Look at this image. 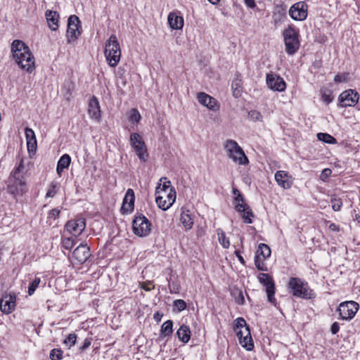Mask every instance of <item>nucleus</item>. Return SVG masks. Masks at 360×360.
<instances>
[{
    "label": "nucleus",
    "instance_id": "nucleus-5",
    "mask_svg": "<svg viewBox=\"0 0 360 360\" xmlns=\"http://www.w3.org/2000/svg\"><path fill=\"white\" fill-rule=\"evenodd\" d=\"M105 56L110 67L117 65L121 56V49L117 37L112 34L105 42Z\"/></svg>",
    "mask_w": 360,
    "mask_h": 360
},
{
    "label": "nucleus",
    "instance_id": "nucleus-25",
    "mask_svg": "<svg viewBox=\"0 0 360 360\" xmlns=\"http://www.w3.org/2000/svg\"><path fill=\"white\" fill-rule=\"evenodd\" d=\"M88 113L92 119L98 120L101 117L99 102L95 96H93L89 102Z\"/></svg>",
    "mask_w": 360,
    "mask_h": 360
},
{
    "label": "nucleus",
    "instance_id": "nucleus-18",
    "mask_svg": "<svg viewBox=\"0 0 360 360\" xmlns=\"http://www.w3.org/2000/svg\"><path fill=\"white\" fill-rule=\"evenodd\" d=\"M85 226V220L83 218L71 219L65 225L67 231L75 237L79 236L84 230Z\"/></svg>",
    "mask_w": 360,
    "mask_h": 360
},
{
    "label": "nucleus",
    "instance_id": "nucleus-14",
    "mask_svg": "<svg viewBox=\"0 0 360 360\" xmlns=\"http://www.w3.org/2000/svg\"><path fill=\"white\" fill-rule=\"evenodd\" d=\"M258 280L262 285L266 287L268 301L275 304V285L272 277L270 276L268 274L260 273L258 275Z\"/></svg>",
    "mask_w": 360,
    "mask_h": 360
},
{
    "label": "nucleus",
    "instance_id": "nucleus-56",
    "mask_svg": "<svg viewBox=\"0 0 360 360\" xmlns=\"http://www.w3.org/2000/svg\"><path fill=\"white\" fill-rule=\"evenodd\" d=\"M235 255L238 257V259L240 261V262L242 264H245V259H243V257L240 255V250H236L235 251Z\"/></svg>",
    "mask_w": 360,
    "mask_h": 360
},
{
    "label": "nucleus",
    "instance_id": "nucleus-48",
    "mask_svg": "<svg viewBox=\"0 0 360 360\" xmlns=\"http://www.w3.org/2000/svg\"><path fill=\"white\" fill-rule=\"evenodd\" d=\"M140 288L145 290L146 291H150L155 288V285L151 281H146L139 283Z\"/></svg>",
    "mask_w": 360,
    "mask_h": 360
},
{
    "label": "nucleus",
    "instance_id": "nucleus-40",
    "mask_svg": "<svg viewBox=\"0 0 360 360\" xmlns=\"http://www.w3.org/2000/svg\"><path fill=\"white\" fill-rule=\"evenodd\" d=\"M57 186L58 184L56 182H51L49 188L47 191V193L46 194V198H53L56 194L57 193Z\"/></svg>",
    "mask_w": 360,
    "mask_h": 360
},
{
    "label": "nucleus",
    "instance_id": "nucleus-19",
    "mask_svg": "<svg viewBox=\"0 0 360 360\" xmlns=\"http://www.w3.org/2000/svg\"><path fill=\"white\" fill-rule=\"evenodd\" d=\"M266 84L269 88L277 91H283L286 88V84L283 79L274 74H267Z\"/></svg>",
    "mask_w": 360,
    "mask_h": 360
},
{
    "label": "nucleus",
    "instance_id": "nucleus-10",
    "mask_svg": "<svg viewBox=\"0 0 360 360\" xmlns=\"http://www.w3.org/2000/svg\"><path fill=\"white\" fill-rule=\"evenodd\" d=\"M130 143L139 158L141 161L146 162L148 158V153L146 146L141 135L138 133H132L130 136Z\"/></svg>",
    "mask_w": 360,
    "mask_h": 360
},
{
    "label": "nucleus",
    "instance_id": "nucleus-38",
    "mask_svg": "<svg viewBox=\"0 0 360 360\" xmlns=\"http://www.w3.org/2000/svg\"><path fill=\"white\" fill-rule=\"evenodd\" d=\"M41 283L40 278L36 277L33 281L30 284L28 288V294L32 295L34 293L36 289L38 288L39 283Z\"/></svg>",
    "mask_w": 360,
    "mask_h": 360
},
{
    "label": "nucleus",
    "instance_id": "nucleus-44",
    "mask_svg": "<svg viewBox=\"0 0 360 360\" xmlns=\"http://www.w3.org/2000/svg\"><path fill=\"white\" fill-rule=\"evenodd\" d=\"M141 115L136 109H132L129 112V120L133 122H139Z\"/></svg>",
    "mask_w": 360,
    "mask_h": 360
},
{
    "label": "nucleus",
    "instance_id": "nucleus-31",
    "mask_svg": "<svg viewBox=\"0 0 360 360\" xmlns=\"http://www.w3.org/2000/svg\"><path fill=\"white\" fill-rule=\"evenodd\" d=\"M180 220L186 230L192 229L193 226V219L188 210L182 211Z\"/></svg>",
    "mask_w": 360,
    "mask_h": 360
},
{
    "label": "nucleus",
    "instance_id": "nucleus-49",
    "mask_svg": "<svg viewBox=\"0 0 360 360\" xmlns=\"http://www.w3.org/2000/svg\"><path fill=\"white\" fill-rule=\"evenodd\" d=\"M60 212V211L56 208L52 209L49 212L48 218L56 219L57 217H58Z\"/></svg>",
    "mask_w": 360,
    "mask_h": 360
},
{
    "label": "nucleus",
    "instance_id": "nucleus-26",
    "mask_svg": "<svg viewBox=\"0 0 360 360\" xmlns=\"http://www.w3.org/2000/svg\"><path fill=\"white\" fill-rule=\"evenodd\" d=\"M286 18V6L276 5L273 12L272 18L275 25L281 24Z\"/></svg>",
    "mask_w": 360,
    "mask_h": 360
},
{
    "label": "nucleus",
    "instance_id": "nucleus-22",
    "mask_svg": "<svg viewBox=\"0 0 360 360\" xmlns=\"http://www.w3.org/2000/svg\"><path fill=\"white\" fill-rule=\"evenodd\" d=\"M275 180L281 187L288 189L292 184V177L288 172L279 170L275 174Z\"/></svg>",
    "mask_w": 360,
    "mask_h": 360
},
{
    "label": "nucleus",
    "instance_id": "nucleus-13",
    "mask_svg": "<svg viewBox=\"0 0 360 360\" xmlns=\"http://www.w3.org/2000/svg\"><path fill=\"white\" fill-rule=\"evenodd\" d=\"M359 309V304L354 301L342 302L338 307L340 316L343 320H350L356 314Z\"/></svg>",
    "mask_w": 360,
    "mask_h": 360
},
{
    "label": "nucleus",
    "instance_id": "nucleus-12",
    "mask_svg": "<svg viewBox=\"0 0 360 360\" xmlns=\"http://www.w3.org/2000/svg\"><path fill=\"white\" fill-rule=\"evenodd\" d=\"M271 249L266 244L260 243L255 253V264L257 269L263 271H267L264 261L271 256Z\"/></svg>",
    "mask_w": 360,
    "mask_h": 360
},
{
    "label": "nucleus",
    "instance_id": "nucleus-50",
    "mask_svg": "<svg viewBox=\"0 0 360 360\" xmlns=\"http://www.w3.org/2000/svg\"><path fill=\"white\" fill-rule=\"evenodd\" d=\"M347 80L346 74H338L335 76L334 81L337 83L345 82Z\"/></svg>",
    "mask_w": 360,
    "mask_h": 360
},
{
    "label": "nucleus",
    "instance_id": "nucleus-59",
    "mask_svg": "<svg viewBox=\"0 0 360 360\" xmlns=\"http://www.w3.org/2000/svg\"><path fill=\"white\" fill-rule=\"evenodd\" d=\"M330 228L332 229V230H336V225L335 224H331L330 225Z\"/></svg>",
    "mask_w": 360,
    "mask_h": 360
},
{
    "label": "nucleus",
    "instance_id": "nucleus-3",
    "mask_svg": "<svg viewBox=\"0 0 360 360\" xmlns=\"http://www.w3.org/2000/svg\"><path fill=\"white\" fill-rule=\"evenodd\" d=\"M288 288L289 292L296 297L307 300L316 296L315 292L309 288L308 283L299 278H290L288 283Z\"/></svg>",
    "mask_w": 360,
    "mask_h": 360
},
{
    "label": "nucleus",
    "instance_id": "nucleus-7",
    "mask_svg": "<svg viewBox=\"0 0 360 360\" xmlns=\"http://www.w3.org/2000/svg\"><path fill=\"white\" fill-rule=\"evenodd\" d=\"M224 148L229 158L239 165H248L249 161L242 148L236 141L229 139L224 143Z\"/></svg>",
    "mask_w": 360,
    "mask_h": 360
},
{
    "label": "nucleus",
    "instance_id": "nucleus-34",
    "mask_svg": "<svg viewBox=\"0 0 360 360\" xmlns=\"http://www.w3.org/2000/svg\"><path fill=\"white\" fill-rule=\"evenodd\" d=\"M172 327L173 321L171 320H167L162 325L160 335L164 337L171 335L173 332Z\"/></svg>",
    "mask_w": 360,
    "mask_h": 360
},
{
    "label": "nucleus",
    "instance_id": "nucleus-27",
    "mask_svg": "<svg viewBox=\"0 0 360 360\" xmlns=\"http://www.w3.org/2000/svg\"><path fill=\"white\" fill-rule=\"evenodd\" d=\"M25 138L27 141V150L29 152L36 151L37 149V139L34 131L29 128L25 129Z\"/></svg>",
    "mask_w": 360,
    "mask_h": 360
},
{
    "label": "nucleus",
    "instance_id": "nucleus-21",
    "mask_svg": "<svg viewBox=\"0 0 360 360\" xmlns=\"http://www.w3.org/2000/svg\"><path fill=\"white\" fill-rule=\"evenodd\" d=\"M90 255V249L86 244H80L72 252V258L79 264H84Z\"/></svg>",
    "mask_w": 360,
    "mask_h": 360
},
{
    "label": "nucleus",
    "instance_id": "nucleus-23",
    "mask_svg": "<svg viewBox=\"0 0 360 360\" xmlns=\"http://www.w3.org/2000/svg\"><path fill=\"white\" fill-rule=\"evenodd\" d=\"M134 200L135 195L134 191L131 188L127 189L121 207L123 213H129L134 210Z\"/></svg>",
    "mask_w": 360,
    "mask_h": 360
},
{
    "label": "nucleus",
    "instance_id": "nucleus-36",
    "mask_svg": "<svg viewBox=\"0 0 360 360\" xmlns=\"http://www.w3.org/2000/svg\"><path fill=\"white\" fill-rule=\"evenodd\" d=\"M217 234L219 243L223 246V248H228L230 245V242L229 238L226 237L225 233L222 230H219Z\"/></svg>",
    "mask_w": 360,
    "mask_h": 360
},
{
    "label": "nucleus",
    "instance_id": "nucleus-51",
    "mask_svg": "<svg viewBox=\"0 0 360 360\" xmlns=\"http://www.w3.org/2000/svg\"><path fill=\"white\" fill-rule=\"evenodd\" d=\"M233 194L235 196L234 201H238L240 199L241 200L243 198L239 190L236 188L233 189Z\"/></svg>",
    "mask_w": 360,
    "mask_h": 360
},
{
    "label": "nucleus",
    "instance_id": "nucleus-24",
    "mask_svg": "<svg viewBox=\"0 0 360 360\" xmlns=\"http://www.w3.org/2000/svg\"><path fill=\"white\" fill-rule=\"evenodd\" d=\"M15 307V297L14 295H6L0 302V308L3 313H11Z\"/></svg>",
    "mask_w": 360,
    "mask_h": 360
},
{
    "label": "nucleus",
    "instance_id": "nucleus-20",
    "mask_svg": "<svg viewBox=\"0 0 360 360\" xmlns=\"http://www.w3.org/2000/svg\"><path fill=\"white\" fill-rule=\"evenodd\" d=\"M197 99L200 104L212 111H217L219 109L217 101L204 92L198 93Z\"/></svg>",
    "mask_w": 360,
    "mask_h": 360
},
{
    "label": "nucleus",
    "instance_id": "nucleus-46",
    "mask_svg": "<svg viewBox=\"0 0 360 360\" xmlns=\"http://www.w3.org/2000/svg\"><path fill=\"white\" fill-rule=\"evenodd\" d=\"M63 352L60 349H53L50 352L51 360H60L62 359Z\"/></svg>",
    "mask_w": 360,
    "mask_h": 360
},
{
    "label": "nucleus",
    "instance_id": "nucleus-55",
    "mask_svg": "<svg viewBox=\"0 0 360 360\" xmlns=\"http://www.w3.org/2000/svg\"><path fill=\"white\" fill-rule=\"evenodd\" d=\"M245 5L251 8H254L256 6L255 0H244Z\"/></svg>",
    "mask_w": 360,
    "mask_h": 360
},
{
    "label": "nucleus",
    "instance_id": "nucleus-58",
    "mask_svg": "<svg viewBox=\"0 0 360 360\" xmlns=\"http://www.w3.org/2000/svg\"><path fill=\"white\" fill-rule=\"evenodd\" d=\"M211 4L216 5L217 4L220 0H208Z\"/></svg>",
    "mask_w": 360,
    "mask_h": 360
},
{
    "label": "nucleus",
    "instance_id": "nucleus-2",
    "mask_svg": "<svg viewBox=\"0 0 360 360\" xmlns=\"http://www.w3.org/2000/svg\"><path fill=\"white\" fill-rule=\"evenodd\" d=\"M27 170L24 160L20 158L18 164L11 172L7 181V190L13 195H22L26 191V179L25 174Z\"/></svg>",
    "mask_w": 360,
    "mask_h": 360
},
{
    "label": "nucleus",
    "instance_id": "nucleus-30",
    "mask_svg": "<svg viewBox=\"0 0 360 360\" xmlns=\"http://www.w3.org/2000/svg\"><path fill=\"white\" fill-rule=\"evenodd\" d=\"M70 162L71 158L68 154H64L60 158L56 167V172L59 176H61V174L65 169H68L69 167Z\"/></svg>",
    "mask_w": 360,
    "mask_h": 360
},
{
    "label": "nucleus",
    "instance_id": "nucleus-47",
    "mask_svg": "<svg viewBox=\"0 0 360 360\" xmlns=\"http://www.w3.org/2000/svg\"><path fill=\"white\" fill-rule=\"evenodd\" d=\"M332 171L329 168H326L322 170L320 175V179L323 181H326L328 177L331 175Z\"/></svg>",
    "mask_w": 360,
    "mask_h": 360
},
{
    "label": "nucleus",
    "instance_id": "nucleus-11",
    "mask_svg": "<svg viewBox=\"0 0 360 360\" xmlns=\"http://www.w3.org/2000/svg\"><path fill=\"white\" fill-rule=\"evenodd\" d=\"M176 200L175 189H170L169 192L159 191L155 193V201L159 208L162 210H168Z\"/></svg>",
    "mask_w": 360,
    "mask_h": 360
},
{
    "label": "nucleus",
    "instance_id": "nucleus-37",
    "mask_svg": "<svg viewBox=\"0 0 360 360\" xmlns=\"http://www.w3.org/2000/svg\"><path fill=\"white\" fill-rule=\"evenodd\" d=\"M330 203L333 210L335 212L340 211L342 205V200L336 195L331 197Z\"/></svg>",
    "mask_w": 360,
    "mask_h": 360
},
{
    "label": "nucleus",
    "instance_id": "nucleus-42",
    "mask_svg": "<svg viewBox=\"0 0 360 360\" xmlns=\"http://www.w3.org/2000/svg\"><path fill=\"white\" fill-rule=\"evenodd\" d=\"M77 340V335L75 333L70 334L63 341V343L69 347L75 345Z\"/></svg>",
    "mask_w": 360,
    "mask_h": 360
},
{
    "label": "nucleus",
    "instance_id": "nucleus-9",
    "mask_svg": "<svg viewBox=\"0 0 360 360\" xmlns=\"http://www.w3.org/2000/svg\"><path fill=\"white\" fill-rule=\"evenodd\" d=\"M82 33V25L79 18L75 15H72L68 20V28L66 37L68 44L76 41Z\"/></svg>",
    "mask_w": 360,
    "mask_h": 360
},
{
    "label": "nucleus",
    "instance_id": "nucleus-15",
    "mask_svg": "<svg viewBox=\"0 0 360 360\" xmlns=\"http://www.w3.org/2000/svg\"><path fill=\"white\" fill-rule=\"evenodd\" d=\"M289 15L294 20H304L308 15L307 4L304 1L294 4L289 9Z\"/></svg>",
    "mask_w": 360,
    "mask_h": 360
},
{
    "label": "nucleus",
    "instance_id": "nucleus-35",
    "mask_svg": "<svg viewBox=\"0 0 360 360\" xmlns=\"http://www.w3.org/2000/svg\"><path fill=\"white\" fill-rule=\"evenodd\" d=\"M317 138L319 141H321L326 143L335 144L337 140L333 136L326 133H318Z\"/></svg>",
    "mask_w": 360,
    "mask_h": 360
},
{
    "label": "nucleus",
    "instance_id": "nucleus-52",
    "mask_svg": "<svg viewBox=\"0 0 360 360\" xmlns=\"http://www.w3.org/2000/svg\"><path fill=\"white\" fill-rule=\"evenodd\" d=\"M91 344V338H86L84 340L83 345L80 347V350L84 351L86 349L89 348V346Z\"/></svg>",
    "mask_w": 360,
    "mask_h": 360
},
{
    "label": "nucleus",
    "instance_id": "nucleus-41",
    "mask_svg": "<svg viewBox=\"0 0 360 360\" xmlns=\"http://www.w3.org/2000/svg\"><path fill=\"white\" fill-rule=\"evenodd\" d=\"M248 118L252 121H262V115L259 111L257 110H250L248 112Z\"/></svg>",
    "mask_w": 360,
    "mask_h": 360
},
{
    "label": "nucleus",
    "instance_id": "nucleus-16",
    "mask_svg": "<svg viewBox=\"0 0 360 360\" xmlns=\"http://www.w3.org/2000/svg\"><path fill=\"white\" fill-rule=\"evenodd\" d=\"M235 210L241 214V217L246 224H252V218L255 217L252 210L245 202L244 198L238 201H233Z\"/></svg>",
    "mask_w": 360,
    "mask_h": 360
},
{
    "label": "nucleus",
    "instance_id": "nucleus-57",
    "mask_svg": "<svg viewBox=\"0 0 360 360\" xmlns=\"http://www.w3.org/2000/svg\"><path fill=\"white\" fill-rule=\"evenodd\" d=\"M163 316V314L160 313V311H157L153 315V319L157 321H160L162 317Z\"/></svg>",
    "mask_w": 360,
    "mask_h": 360
},
{
    "label": "nucleus",
    "instance_id": "nucleus-45",
    "mask_svg": "<svg viewBox=\"0 0 360 360\" xmlns=\"http://www.w3.org/2000/svg\"><path fill=\"white\" fill-rule=\"evenodd\" d=\"M174 307L176 308L178 311H181L186 308V303L183 300H176L174 301Z\"/></svg>",
    "mask_w": 360,
    "mask_h": 360
},
{
    "label": "nucleus",
    "instance_id": "nucleus-32",
    "mask_svg": "<svg viewBox=\"0 0 360 360\" xmlns=\"http://www.w3.org/2000/svg\"><path fill=\"white\" fill-rule=\"evenodd\" d=\"M176 335L184 343L188 342L191 338V330L189 327L186 325L181 326L176 331Z\"/></svg>",
    "mask_w": 360,
    "mask_h": 360
},
{
    "label": "nucleus",
    "instance_id": "nucleus-39",
    "mask_svg": "<svg viewBox=\"0 0 360 360\" xmlns=\"http://www.w3.org/2000/svg\"><path fill=\"white\" fill-rule=\"evenodd\" d=\"M170 189H174L171 186V182L169 181H165L162 185L160 184L155 190V193H159V191H166L169 192Z\"/></svg>",
    "mask_w": 360,
    "mask_h": 360
},
{
    "label": "nucleus",
    "instance_id": "nucleus-53",
    "mask_svg": "<svg viewBox=\"0 0 360 360\" xmlns=\"http://www.w3.org/2000/svg\"><path fill=\"white\" fill-rule=\"evenodd\" d=\"M340 330V326H339V323L338 322H334L332 326H331V328H330V331L331 333L335 335Z\"/></svg>",
    "mask_w": 360,
    "mask_h": 360
},
{
    "label": "nucleus",
    "instance_id": "nucleus-28",
    "mask_svg": "<svg viewBox=\"0 0 360 360\" xmlns=\"http://www.w3.org/2000/svg\"><path fill=\"white\" fill-rule=\"evenodd\" d=\"M49 28L56 31L58 28L59 14L56 11L47 10L45 13Z\"/></svg>",
    "mask_w": 360,
    "mask_h": 360
},
{
    "label": "nucleus",
    "instance_id": "nucleus-33",
    "mask_svg": "<svg viewBox=\"0 0 360 360\" xmlns=\"http://www.w3.org/2000/svg\"><path fill=\"white\" fill-rule=\"evenodd\" d=\"M231 89L233 91V96L235 98H238L241 96L242 93V81L238 77H236L231 84Z\"/></svg>",
    "mask_w": 360,
    "mask_h": 360
},
{
    "label": "nucleus",
    "instance_id": "nucleus-29",
    "mask_svg": "<svg viewBox=\"0 0 360 360\" xmlns=\"http://www.w3.org/2000/svg\"><path fill=\"white\" fill-rule=\"evenodd\" d=\"M167 20L172 30H181L184 27L183 18L177 15L175 13H170L168 15Z\"/></svg>",
    "mask_w": 360,
    "mask_h": 360
},
{
    "label": "nucleus",
    "instance_id": "nucleus-17",
    "mask_svg": "<svg viewBox=\"0 0 360 360\" xmlns=\"http://www.w3.org/2000/svg\"><path fill=\"white\" fill-rule=\"evenodd\" d=\"M359 94L356 91L349 89L343 91L339 96V102L341 107L354 106L359 101Z\"/></svg>",
    "mask_w": 360,
    "mask_h": 360
},
{
    "label": "nucleus",
    "instance_id": "nucleus-4",
    "mask_svg": "<svg viewBox=\"0 0 360 360\" xmlns=\"http://www.w3.org/2000/svg\"><path fill=\"white\" fill-rule=\"evenodd\" d=\"M234 330L236 333L240 345L248 351L254 348L253 340L250 334V330L243 318H237L235 320Z\"/></svg>",
    "mask_w": 360,
    "mask_h": 360
},
{
    "label": "nucleus",
    "instance_id": "nucleus-43",
    "mask_svg": "<svg viewBox=\"0 0 360 360\" xmlns=\"http://www.w3.org/2000/svg\"><path fill=\"white\" fill-rule=\"evenodd\" d=\"M63 248L70 250L75 245V240L72 238H65L62 241Z\"/></svg>",
    "mask_w": 360,
    "mask_h": 360
},
{
    "label": "nucleus",
    "instance_id": "nucleus-60",
    "mask_svg": "<svg viewBox=\"0 0 360 360\" xmlns=\"http://www.w3.org/2000/svg\"><path fill=\"white\" fill-rule=\"evenodd\" d=\"M243 300H244V297H242V302L240 304H243Z\"/></svg>",
    "mask_w": 360,
    "mask_h": 360
},
{
    "label": "nucleus",
    "instance_id": "nucleus-6",
    "mask_svg": "<svg viewBox=\"0 0 360 360\" xmlns=\"http://www.w3.org/2000/svg\"><path fill=\"white\" fill-rule=\"evenodd\" d=\"M283 35L284 37L286 52L289 55L294 54L300 47L299 31L292 25L283 30Z\"/></svg>",
    "mask_w": 360,
    "mask_h": 360
},
{
    "label": "nucleus",
    "instance_id": "nucleus-8",
    "mask_svg": "<svg viewBox=\"0 0 360 360\" xmlns=\"http://www.w3.org/2000/svg\"><path fill=\"white\" fill-rule=\"evenodd\" d=\"M133 232L139 237H146L151 231V223L142 214L135 215L132 221Z\"/></svg>",
    "mask_w": 360,
    "mask_h": 360
},
{
    "label": "nucleus",
    "instance_id": "nucleus-1",
    "mask_svg": "<svg viewBox=\"0 0 360 360\" xmlns=\"http://www.w3.org/2000/svg\"><path fill=\"white\" fill-rule=\"evenodd\" d=\"M11 51L15 63L21 69L32 72L35 69V60L30 48L21 40L12 42Z\"/></svg>",
    "mask_w": 360,
    "mask_h": 360
},
{
    "label": "nucleus",
    "instance_id": "nucleus-54",
    "mask_svg": "<svg viewBox=\"0 0 360 360\" xmlns=\"http://www.w3.org/2000/svg\"><path fill=\"white\" fill-rule=\"evenodd\" d=\"M322 99L325 103L328 104L333 101V97L329 94H323L322 95Z\"/></svg>",
    "mask_w": 360,
    "mask_h": 360
}]
</instances>
